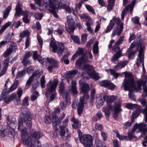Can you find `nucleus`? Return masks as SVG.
<instances>
[{"label": "nucleus", "mask_w": 147, "mask_h": 147, "mask_svg": "<svg viewBox=\"0 0 147 147\" xmlns=\"http://www.w3.org/2000/svg\"><path fill=\"white\" fill-rule=\"evenodd\" d=\"M27 71L28 68H24L22 71H18L16 74V78L18 79L22 77L25 74Z\"/></svg>", "instance_id": "2f4dec72"}, {"label": "nucleus", "mask_w": 147, "mask_h": 147, "mask_svg": "<svg viewBox=\"0 0 147 147\" xmlns=\"http://www.w3.org/2000/svg\"><path fill=\"white\" fill-rule=\"evenodd\" d=\"M79 16L81 19H85L86 20H88V19H89V18H90L89 16L86 13L80 14L79 15Z\"/></svg>", "instance_id": "5fc2aeb1"}, {"label": "nucleus", "mask_w": 147, "mask_h": 147, "mask_svg": "<svg viewBox=\"0 0 147 147\" xmlns=\"http://www.w3.org/2000/svg\"><path fill=\"white\" fill-rule=\"evenodd\" d=\"M147 81V76H144L143 78L142 79V81H138L137 82V87H138V82H140V83L141 84V86L142 85V84L145 85Z\"/></svg>", "instance_id": "6e6d98bb"}, {"label": "nucleus", "mask_w": 147, "mask_h": 147, "mask_svg": "<svg viewBox=\"0 0 147 147\" xmlns=\"http://www.w3.org/2000/svg\"><path fill=\"white\" fill-rule=\"evenodd\" d=\"M89 62L88 57L84 55L78 59L76 62L75 64L77 67L86 72V74L82 73V75L84 77L88 78L87 76L88 75L89 76H90L94 80H97L99 78L98 74L95 72L92 66L87 64Z\"/></svg>", "instance_id": "f257e3e1"}, {"label": "nucleus", "mask_w": 147, "mask_h": 147, "mask_svg": "<svg viewBox=\"0 0 147 147\" xmlns=\"http://www.w3.org/2000/svg\"><path fill=\"white\" fill-rule=\"evenodd\" d=\"M86 25L87 27V29L88 31L92 34H94V32L93 30L90 27L93 23V22L91 19L90 18H89L88 20H86Z\"/></svg>", "instance_id": "cd10ccee"}, {"label": "nucleus", "mask_w": 147, "mask_h": 147, "mask_svg": "<svg viewBox=\"0 0 147 147\" xmlns=\"http://www.w3.org/2000/svg\"><path fill=\"white\" fill-rule=\"evenodd\" d=\"M114 0H108L107 9L108 11H110L113 9L114 4Z\"/></svg>", "instance_id": "f704fd0d"}, {"label": "nucleus", "mask_w": 147, "mask_h": 147, "mask_svg": "<svg viewBox=\"0 0 147 147\" xmlns=\"http://www.w3.org/2000/svg\"><path fill=\"white\" fill-rule=\"evenodd\" d=\"M147 125L144 124L143 123H140L134 126V130L138 128L140 132L142 133V134H143V135H145L147 132V128L146 127Z\"/></svg>", "instance_id": "5701e85b"}, {"label": "nucleus", "mask_w": 147, "mask_h": 147, "mask_svg": "<svg viewBox=\"0 0 147 147\" xmlns=\"http://www.w3.org/2000/svg\"><path fill=\"white\" fill-rule=\"evenodd\" d=\"M77 73V71L75 70H74L72 71H70L67 72L65 74V77L66 79L67 80V82L69 83L70 81H71L72 80V76L74 75Z\"/></svg>", "instance_id": "bb28decb"}, {"label": "nucleus", "mask_w": 147, "mask_h": 147, "mask_svg": "<svg viewBox=\"0 0 147 147\" xmlns=\"http://www.w3.org/2000/svg\"><path fill=\"white\" fill-rule=\"evenodd\" d=\"M69 101L65 100L60 103L61 107L62 110L64 109L67 107V104Z\"/></svg>", "instance_id": "de8ad7c7"}, {"label": "nucleus", "mask_w": 147, "mask_h": 147, "mask_svg": "<svg viewBox=\"0 0 147 147\" xmlns=\"http://www.w3.org/2000/svg\"><path fill=\"white\" fill-rule=\"evenodd\" d=\"M95 145L96 147H105L106 146L104 144L102 143L101 140L98 138L96 139Z\"/></svg>", "instance_id": "72a5a7b5"}, {"label": "nucleus", "mask_w": 147, "mask_h": 147, "mask_svg": "<svg viewBox=\"0 0 147 147\" xmlns=\"http://www.w3.org/2000/svg\"><path fill=\"white\" fill-rule=\"evenodd\" d=\"M100 21H97L96 22L97 23V25L96 26V27L94 32H98V30H99V29L100 28Z\"/></svg>", "instance_id": "0e129e2a"}, {"label": "nucleus", "mask_w": 147, "mask_h": 147, "mask_svg": "<svg viewBox=\"0 0 147 147\" xmlns=\"http://www.w3.org/2000/svg\"><path fill=\"white\" fill-rule=\"evenodd\" d=\"M28 36V30H26L20 33V36L21 37H25Z\"/></svg>", "instance_id": "774afa93"}, {"label": "nucleus", "mask_w": 147, "mask_h": 147, "mask_svg": "<svg viewBox=\"0 0 147 147\" xmlns=\"http://www.w3.org/2000/svg\"><path fill=\"white\" fill-rule=\"evenodd\" d=\"M39 93L36 91H35L33 95L31 97V100L32 101H34L36 100L37 98L39 96Z\"/></svg>", "instance_id": "49530a36"}, {"label": "nucleus", "mask_w": 147, "mask_h": 147, "mask_svg": "<svg viewBox=\"0 0 147 147\" xmlns=\"http://www.w3.org/2000/svg\"><path fill=\"white\" fill-rule=\"evenodd\" d=\"M13 51L15 52L16 50L13 49V47H9L4 52L3 54V56L5 57H6L10 55Z\"/></svg>", "instance_id": "473e14b6"}, {"label": "nucleus", "mask_w": 147, "mask_h": 147, "mask_svg": "<svg viewBox=\"0 0 147 147\" xmlns=\"http://www.w3.org/2000/svg\"><path fill=\"white\" fill-rule=\"evenodd\" d=\"M80 142L86 147H94L93 144V139L90 135H84L80 139Z\"/></svg>", "instance_id": "9d476101"}, {"label": "nucleus", "mask_w": 147, "mask_h": 147, "mask_svg": "<svg viewBox=\"0 0 147 147\" xmlns=\"http://www.w3.org/2000/svg\"><path fill=\"white\" fill-rule=\"evenodd\" d=\"M127 63L128 61H125L122 62H119L115 66V69L116 70L121 69L124 67L127 64Z\"/></svg>", "instance_id": "c85d7f7f"}, {"label": "nucleus", "mask_w": 147, "mask_h": 147, "mask_svg": "<svg viewBox=\"0 0 147 147\" xmlns=\"http://www.w3.org/2000/svg\"><path fill=\"white\" fill-rule=\"evenodd\" d=\"M44 60H47V61L51 64L52 65L48 67L47 69L50 73L52 72V70L54 68H58L59 67V62L53 58H44Z\"/></svg>", "instance_id": "2eb2a0df"}, {"label": "nucleus", "mask_w": 147, "mask_h": 147, "mask_svg": "<svg viewBox=\"0 0 147 147\" xmlns=\"http://www.w3.org/2000/svg\"><path fill=\"white\" fill-rule=\"evenodd\" d=\"M60 112V109L59 108L55 109L53 113L52 117L53 126L54 128L57 129V126L61 123L60 120L58 119L57 116V114H58Z\"/></svg>", "instance_id": "4468645a"}, {"label": "nucleus", "mask_w": 147, "mask_h": 147, "mask_svg": "<svg viewBox=\"0 0 147 147\" xmlns=\"http://www.w3.org/2000/svg\"><path fill=\"white\" fill-rule=\"evenodd\" d=\"M35 18L37 20H40L42 17V15L41 13H37L35 14Z\"/></svg>", "instance_id": "69168bd1"}, {"label": "nucleus", "mask_w": 147, "mask_h": 147, "mask_svg": "<svg viewBox=\"0 0 147 147\" xmlns=\"http://www.w3.org/2000/svg\"><path fill=\"white\" fill-rule=\"evenodd\" d=\"M71 121L74 123L73 127L74 129H76L78 127H80V124L78 120L77 119H76L74 117L72 118Z\"/></svg>", "instance_id": "7c9ffc66"}, {"label": "nucleus", "mask_w": 147, "mask_h": 147, "mask_svg": "<svg viewBox=\"0 0 147 147\" xmlns=\"http://www.w3.org/2000/svg\"><path fill=\"white\" fill-rule=\"evenodd\" d=\"M60 135L63 138L65 137L68 138L70 134L69 132L68 129L64 125H62L60 126Z\"/></svg>", "instance_id": "4be33fe9"}, {"label": "nucleus", "mask_w": 147, "mask_h": 147, "mask_svg": "<svg viewBox=\"0 0 147 147\" xmlns=\"http://www.w3.org/2000/svg\"><path fill=\"white\" fill-rule=\"evenodd\" d=\"M119 45L115 43L113 48V50L115 52H117V53L112 57L111 59L112 61L116 60L121 56V52L120 51V47Z\"/></svg>", "instance_id": "a211bd4d"}, {"label": "nucleus", "mask_w": 147, "mask_h": 147, "mask_svg": "<svg viewBox=\"0 0 147 147\" xmlns=\"http://www.w3.org/2000/svg\"><path fill=\"white\" fill-rule=\"evenodd\" d=\"M136 1V0H133L130 5L126 7L122 11L121 14V19L122 20H123L125 13L127 12L128 10H129L131 12V13H132L134 6L135 4Z\"/></svg>", "instance_id": "aec40b11"}, {"label": "nucleus", "mask_w": 147, "mask_h": 147, "mask_svg": "<svg viewBox=\"0 0 147 147\" xmlns=\"http://www.w3.org/2000/svg\"><path fill=\"white\" fill-rule=\"evenodd\" d=\"M144 48L142 46L140 47L139 52L138 58L137 59L136 65L139 66L141 63H142L143 69H144V54L143 51Z\"/></svg>", "instance_id": "dca6fc26"}, {"label": "nucleus", "mask_w": 147, "mask_h": 147, "mask_svg": "<svg viewBox=\"0 0 147 147\" xmlns=\"http://www.w3.org/2000/svg\"><path fill=\"white\" fill-rule=\"evenodd\" d=\"M98 41H96L94 45L93 51L94 54L96 55L98 53Z\"/></svg>", "instance_id": "ea45409f"}, {"label": "nucleus", "mask_w": 147, "mask_h": 147, "mask_svg": "<svg viewBox=\"0 0 147 147\" xmlns=\"http://www.w3.org/2000/svg\"><path fill=\"white\" fill-rule=\"evenodd\" d=\"M58 82L56 80L52 81H50L47 85V90L45 93L46 97L48 98L49 95L51 100H53L56 96L55 89L58 84Z\"/></svg>", "instance_id": "20e7f679"}, {"label": "nucleus", "mask_w": 147, "mask_h": 147, "mask_svg": "<svg viewBox=\"0 0 147 147\" xmlns=\"http://www.w3.org/2000/svg\"><path fill=\"white\" fill-rule=\"evenodd\" d=\"M50 47L52 48L53 51L54 53H57L58 54H62L64 51V47L62 44L59 45L57 47L55 42L51 41L50 43Z\"/></svg>", "instance_id": "ddd939ff"}, {"label": "nucleus", "mask_w": 147, "mask_h": 147, "mask_svg": "<svg viewBox=\"0 0 147 147\" xmlns=\"http://www.w3.org/2000/svg\"><path fill=\"white\" fill-rule=\"evenodd\" d=\"M71 84V90L73 94H76L78 93V91L76 86V82L75 81H72Z\"/></svg>", "instance_id": "c9c22d12"}, {"label": "nucleus", "mask_w": 147, "mask_h": 147, "mask_svg": "<svg viewBox=\"0 0 147 147\" xmlns=\"http://www.w3.org/2000/svg\"><path fill=\"white\" fill-rule=\"evenodd\" d=\"M143 89L144 93L142 94V96L147 97V86L145 85H144L143 86Z\"/></svg>", "instance_id": "680f3d73"}, {"label": "nucleus", "mask_w": 147, "mask_h": 147, "mask_svg": "<svg viewBox=\"0 0 147 147\" xmlns=\"http://www.w3.org/2000/svg\"><path fill=\"white\" fill-rule=\"evenodd\" d=\"M99 84L100 86L106 87L111 90H113L115 87V86L113 83L110 81L107 80L102 81L100 82Z\"/></svg>", "instance_id": "6ab92c4d"}, {"label": "nucleus", "mask_w": 147, "mask_h": 147, "mask_svg": "<svg viewBox=\"0 0 147 147\" xmlns=\"http://www.w3.org/2000/svg\"><path fill=\"white\" fill-rule=\"evenodd\" d=\"M11 92H9V89L8 90L6 89H4L2 91V93L1 94V97L7 96L8 94Z\"/></svg>", "instance_id": "09e8293b"}, {"label": "nucleus", "mask_w": 147, "mask_h": 147, "mask_svg": "<svg viewBox=\"0 0 147 147\" xmlns=\"http://www.w3.org/2000/svg\"><path fill=\"white\" fill-rule=\"evenodd\" d=\"M124 38V36H121L118 41L116 42V45H119L122 44L123 42Z\"/></svg>", "instance_id": "13d9d810"}, {"label": "nucleus", "mask_w": 147, "mask_h": 147, "mask_svg": "<svg viewBox=\"0 0 147 147\" xmlns=\"http://www.w3.org/2000/svg\"><path fill=\"white\" fill-rule=\"evenodd\" d=\"M22 63L25 67L27 66L28 64V53H26L24 56Z\"/></svg>", "instance_id": "37998d69"}, {"label": "nucleus", "mask_w": 147, "mask_h": 147, "mask_svg": "<svg viewBox=\"0 0 147 147\" xmlns=\"http://www.w3.org/2000/svg\"><path fill=\"white\" fill-rule=\"evenodd\" d=\"M10 60V59L8 58L4 60L3 69L0 72V77L4 75L6 73L9 66Z\"/></svg>", "instance_id": "b1692460"}, {"label": "nucleus", "mask_w": 147, "mask_h": 147, "mask_svg": "<svg viewBox=\"0 0 147 147\" xmlns=\"http://www.w3.org/2000/svg\"><path fill=\"white\" fill-rule=\"evenodd\" d=\"M84 50L83 48H78V51L76 52L77 55H81L83 54Z\"/></svg>", "instance_id": "338daca9"}, {"label": "nucleus", "mask_w": 147, "mask_h": 147, "mask_svg": "<svg viewBox=\"0 0 147 147\" xmlns=\"http://www.w3.org/2000/svg\"><path fill=\"white\" fill-rule=\"evenodd\" d=\"M64 1L63 0H53L51 4V5L53 7H50L52 9L50 10L51 13H52L54 17L57 18L58 15L55 10L58 9H64L65 8V5L63 4Z\"/></svg>", "instance_id": "0eeeda50"}, {"label": "nucleus", "mask_w": 147, "mask_h": 147, "mask_svg": "<svg viewBox=\"0 0 147 147\" xmlns=\"http://www.w3.org/2000/svg\"><path fill=\"white\" fill-rule=\"evenodd\" d=\"M117 97L116 96L114 95L108 96L105 95L104 96L103 98L107 102V107H105L103 108L102 111L105 114L106 116L108 117L110 114L109 111V109H112V108L113 107L110 104L113 102L117 99Z\"/></svg>", "instance_id": "423d86ee"}, {"label": "nucleus", "mask_w": 147, "mask_h": 147, "mask_svg": "<svg viewBox=\"0 0 147 147\" xmlns=\"http://www.w3.org/2000/svg\"><path fill=\"white\" fill-rule=\"evenodd\" d=\"M67 25L66 26V29L70 34H73L75 29V19L71 16H68L67 18Z\"/></svg>", "instance_id": "9b49d317"}, {"label": "nucleus", "mask_w": 147, "mask_h": 147, "mask_svg": "<svg viewBox=\"0 0 147 147\" xmlns=\"http://www.w3.org/2000/svg\"><path fill=\"white\" fill-rule=\"evenodd\" d=\"M61 92L62 96L64 98H65V100L69 101V97L68 94L67 92L63 91Z\"/></svg>", "instance_id": "8fccbe9b"}, {"label": "nucleus", "mask_w": 147, "mask_h": 147, "mask_svg": "<svg viewBox=\"0 0 147 147\" xmlns=\"http://www.w3.org/2000/svg\"><path fill=\"white\" fill-rule=\"evenodd\" d=\"M31 135L32 137L36 139H39L42 136V134L40 132H32L31 133Z\"/></svg>", "instance_id": "e433bc0d"}, {"label": "nucleus", "mask_w": 147, "mask_h": 147, "mask_svg": "<svg viewBox=\"0 0 147 147\" xmlns=\"http://www.w3.org/2000/svg\"><path fill=\"white\" fill-rule=\"evenodd\" d=\"M106 71L108 73H110L111 75H113L116 78H117L119 75V74L118 73H116L113 69H107Z\"/></svg>", "instance_id": "79ce46f5"}, {"label": "nucleus", "mask_w": 147, "mask_h": 147, "mask_svg": "<svg viewBox=\"0 0 147 147\" xmlns=\"http://www.w3.org/2000/svg\"><path fill=\"white\" fill-rule=\"evenodd\" d=\"M33 117V114L30 111H28V127L32 125V122L31 121Z\"/></svg>", "instance_id": "4c0bfd02"}, {"label": "nucleus", "mask_w": 147, "mask_h": 147, "mask_svg": "<svg viewBox=\"0 0 147 147\" xmlns=\"http://www.w3.org/2000/svg\"><path fill=\"white\" fill-rule=\"evenodd\" d=\"M143 113L145 115V121L146 123L147 122V105L146 107L142 111Z\"/></svg>", "instance_id": "052dcab7"}, {"label": "nucleus", "mask_w": 147, "mask_h": 147, "mask_svg": "<svg viewBox=\"0 0 147 147\" xmlns=\"http://www.w3.org/2000/svg\"><path fill=\"white\" fill-rule=\"evenodd\" d=\"M19 84V81L18 80H15L9 88V92H12L16 89Z\"/></svg>", "instance_id": "c756f323"}, {"label": "nucleus", "mask_w": 147, "mask_h": 147, "mask_svg": "<svg viewBox=\"0 0 147 147\" xmlns=\"http://www.w3.org/2000/svg\"><path fill=\"white\" fill-rule=\"evenodd\" d=\"M20 120L23 123H25L26 125L28 124V117L26 114L23 113L20 116Z\"/></svg>", "instance_id": "58836bf2"}, {"label": "nucleus", "mask_w": 147, "mask_h": 147, "mask_svg": "<svg viewBox=\"0 0 147 147\" xmlns=\"http://www.w3.org/2000/svg\"><path fill=\"white\" fill-rule=\"evenodd\" d=\"M22 124L19 121L18 123V129L21 132L22 140L23 144L26 147H28V134L27 129L24 127L22 129Z\"/></svg>", "instance_id": "1a4fd4ad"}, {"label": "nucleus", "mask_w": 147, "mask_h": 147, "mask_svg": "<svg viewBox=\"0 0 147 147\" xmlns=\"http://www.w3.org/2000/svg\"><path fill=\"white\" fill-rule=\"evenodd\" d=\"M86 9L89 12H91L93 14H95V12L92 7L89 5H85Z\"/></svg>", "instance_id": "3c124183"}, {"label": "nucleus", "mask_w": 147, "mask_h": 147, "mask_svg": "<svg viewBox=\"0 0 147 147\" xmlns=\"http://www.w3.org/2000/svg\"><path fill=\"white\" fill-rule=\"evenodd\" d=\"M88 91L86 93H84L85 94V95L84 96L81 97L80 98V101L78 105L77 109L78 113L79 115H80L81 114L84 108V97H86V98H88L89 97V95L87 94Z\"/></svg>", "instance_id": "f3484780"}, {"label": "nucleus", "mask_w": 147, "mask_h": 147, "mask_svg": "<svg viewBox=\"0 0 147 147\" xmlns=\"http://www.w3.org/2000/svg\"><path fill=\"white\" fill-rule=\"evenodd\" d=\"M139 20L140 18L137 16H136L132 18V21L133 24H139L140 25L139 23Z\"/></svg>", "instance_id": "a18cd8bd"}, {"label": "nucleus", "mask_w": 147, "mask_h": 147, "mask_svg": "<svg viewBox=\"0 0 147 147\" xmlns=\"http://www.w3.org/2000/svg\"><path fill=\"white\" fill-rule=\"evenodd\" d=\"M79 83L81 86L80 88L81 93H86L89 90V88L88 84L85 83L83 79L80 80Z\"/></svg>", "instance_id": "412c9836"}, {"label": "nucleus", "mask_w": 147, "mask_h": 147, "mask_svg": "<svg viewBox=\"0 0 147 147\" xmlns=\"http://www.w3.org/2000/svg\"><path fill=\"white\" fill-rule=\"evenodd\" d=\"M13 133L11 129H6L5 130L2 131L0 133V136L2 137L7 136L11 138L13 137Z\"/></svg>", "instance_id": "a878e982"}, {"label": "nucleus", "mask_w": 147, "mask_h": 147, "mask_svg": "<svg viewBox=\"0 0 147 147\" xmlns=\"http://www.w3.org/2000/svg\"><path fill=\"white\" fill-rule=\"evenodd\" d=\"M115 22L118 25H119L120 27V28H117L114 29L111 34V37H113L117 34L119 36L122 32L123 25L120 23V20L118 17H114L110 21V24L107 26L106 30V32L107 33L110 32L114 25V23Z\"/></svg>", "instance_id": "7ed1b4c3"}, {"label": "nucleus", "mask_w": 147, "mask_h": 147, "mask_svg": "<svg viewBox=\"0 0 147 147\" xmlns=\"http://www.w3.org/2000/svg\"><path fill=\"white\" fill-rule=\"evenodd\" d=\"M38 71H35L33 74L29 78V80H28V84H30L31 82L33 80V77L34 76H36L38 74Z\"/></svg>", "instance_id": "bf43d9fd"}, {"label": "nucleus", "mask_w": 147, "mask_h": 147, "mask_svg": "<svg viewBox=\"0 0 147 147\" xmlns=\"http://www.w3.org/2000/svg\"><path fill=\"white\" fill-rule=\"evenodd\" d=\"M96 102V105H98L99 107L102 106L104 103V101L100 97H98L97 98Z\"/></svg>", "instance_id": "c03bdc74"}, {"label": "nucleus", "mask_w": 147, "mask_h": 147, "mask_svg": "<svg viewBox=\"0 0 147 147\" xmlns=\"http://www.w3.org/2000/svg\"><path fill=\"white\" fill-rule=\"evenodd\" d=\"M123 73L125 74V78L122 83V87H124V89L125 91H129V96L131 99H133L134 95L132 92L134 90L138 92L141 90V84L140 82H138V87L135 86L134 80L131 77V74L128 72H124Z\"/></svg>", "instance_id": "f03ea898"}, {"label": "nucleus", "mask_w": 147, "mask_h": 147, "mask_svg": "<svg viewBox=\"0 0 147 147\" xmlns=\"http://www.w3.org/2000/svg\"><path fill=\"white\" fill-rule=\"evenodd\" d=\"M102 115V113L100 112H98L96 115V118L94 117L93 118V120L94 121H97L98 120L100 119L101 118Z\"/></svg>", "instance_id": "864d4df0"}, {"label": "nucleus", "mask_w": 147, "mask_h": 147, "mask_svg": "<svg viewBox=\"0 0 147 147\" xmlns=\"http://www.w3.org/2000/svg\"><path fill=\"white\" fill-rule=\"evenodd\" d=\"M101 135L104 140L106 141L107 140V134L104 131H101Z\"/></svg>", "instance_id": "e2e57ef3"}, {"label": "nucleus", "mask_w": 147, "mask_h": 147, "mask_svg": "<svg viewBox=\"0 0 147 147\" xmlns=\"http://www.w3.org/2000/svg\"><path fill=\"white\" fill-rule=\"evenodd\" d=\"M22 90L20 87H19L17 90V93L14 92L12 93L9 97L7 96L2 97V100L3 99L6 104H8L12 100L17 102L20 101V98L22 94Z\"/></svg>", "instance_id": "39448f33"}, {"label": "nucleus", "mask_w": 147, "mask_h": 147, "mask_svg": "<svg viewBox=\"0 0 147 147\" xmlns=\"http://www.w3.org/2000/svg\"><path fill=\"white\" fill-rule=\"evenodd\" d=\"M122 102V100L121 99H119L117 102L115 104L114 106L112 108V109L109 110V112L110 111L113 112V117L116 119H118V113L122 110V109L120 108Z\"/></svg>", "instance_id": "f8f14e48"}, {"label": "nucleus", "mask_w": 147, "mask_h": 147, "mask_svg": "<svg viewBox=\"0 0 147 147\" xmlns=\"http://www.w3.org/2000/svg\"><path fill=\"white\" fill-rule=\"evenodd\" d=\"M113 132L116 134V137L119 140H123L125 139L126 137V136L120 135L119 134L118 131L117 130H114Z\"/></svg>", "instance_id": "a19ab883"}, {"label": "nucleus", "mask_w": 147, "mask_h": 147, "mask_svg": "<svg viewBox=\"0 0 147 147\" xmlns=\"http://www.w3.org/2000/svg\"><path fill=\"white\" fill-rule=\"evenodd\" d=\"M44 3L42 6L40 7V9L42 10H45L50 7H52L51 4L53 0H42Z\"/></svg>", "instance_id": "393cba45"}, {"label": "nucleus", "mask_w": 147, "mask_h": 147, "mask_svg": "<svg viewBox=\"0 0 147 147\" xmlns=\"http://www.w3.org/2000/svg\"><path fill=\"white\" fill-rule=\"evenodd\" d=\"M71 37L74 41L77 43H79L80 42L79 38L78 37L76 36L71 35Z\"/></svg>", "instance_id": "603ef678"}, {"label": "nucleus", "mask_w": 147, "mask_h": 147, "mask_svg": "<svg viewBox=\"0 0 147 147\" xmlns=\"http://www.w3.org/2000/svg\"><path fill=\"white\" fill-rule=\"evenodd\" d=\"M21 6V5L19 3H17L15 8V17H18L20 15L23 16L24 17L22 18L23 22L25 23H28V13L26 11H23Z\"/></svg>", "instance_id": "6e6552de"}, {"label": "nucleus", "mask_w": 147, "mask_h": 147, "mask_svg": "<svg viewBox=\"0 0 147 147\" xmlns=\"http://www.w3.org/2000/svg\"><path fill=\"white\" fill-rule=\"evenodd\" d=\"M45 77L44 76H42L40 79V84L42 88L45 87Z\"/></svg>", "instance_id": "4d7b16f0"}]
</instances>
